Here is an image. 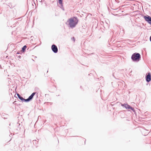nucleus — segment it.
<instances>
[{"label":"nucleus","mask_w":151,"mask_h":151,"mask_svg":"<svg viewBox=\"0 0 151 151\" xmlns=\"http://www.w3.org/2000/svg\"><path fill=\"white\" fill-rule=\"evenodd\" d=\"M78 20L77 17H75L70 18L67 21L68 25L71 28L74 27L77 24Z\"/></svg>","instance_id":"1"},{"label":"nucleus","mask_w":151,"mask_h":151,"mask_svg":"<svg viewBox=\"0 0 151 151\" xmlns=\"http://www.w3.org/2000/svg\"><path fill=\"white\" fill-rule=\"evenodd\" d=\"M140 55L139 53H134L132 56V59L134 61H138L140 58Z\"/></svg>","instance_id":"2"},{"label":"nucleus","mask_w":151,"mask_h":151,"mask_svg":"<svg viewBox=\"0 0 151 151\" xmlns=\"http://www.w3.org/2000/svg\"><path fill=\"white\" fill-rule=\"evenodd\" d=\"M144 18L145 20L151 24V17L148 15L145 16Z\"/></svg>","instance_id":"3"},{"label":"nucleus","mask_w":151,"mask_h":151,"mask_svg":"<svg viewBox=\"0 0 151 151\" xmlns=\"http://www.w3.org/2000/svg\"><path fill=\"white\" fill-rule=\"evenodd\" d=\"M51 48L52 50L55 53H57L58 52V48L57 46L55 45H52Z\"/></svg>","instance_id":"4"},{"label":"nucleus","mask_w":151,"mask_h":151,"mask_svg":"<svg viewBox=\"0 0 151 151\" xmlns=\"http://www.w3.org/2000/svg\"><path fill=\"white\" fill-rule=\"evenodd\" d=\"M122 106H124L125 107L126 109H131L132 110H134V109L133 108H132V107L128 105L127 104H122Z\"/></svg>","instance_id":"5"},{"label":"nucleus","mask_w":151,"mask_h":151,"mask_svg":"<svg viewBox=\"0 0 151 151\" xmlns=\"http://www.w3.org/2000/svg\"><path fill=\"white\" fill-rule=\"evenodd\" d=\"M35 94V93H32L31 95L26 100V102L29 101L31 100L32 99L33 96H34Z\"/></svg>","instance_id":"6"},{"label":"nucleus","mask_w":151,"mask_h":151,"mask_svg":"<svg viewBox=\"0 0 151 151\" xmlns=\"http://www.w3.org/2000/svg\"><path fill=\"white\" fill-rule=\"evenodd\" d=\"M146 81L147 82H149L151 80V76L150 74V73L148 74L146 77Z\"/></svg>","instance_id":"7"},{"label":"nucleus","mask_w":151,"mask_h":151,"mask_svg":"<svg viewBox=\"0 0 151 151\" xmlns=\"http://www.w3.org/2000/svg\"><path fill=\"white\" fill-rule=\"evenodd\" d=\"M19 98L22 101H25L26 102V99H24L21 96H20L19 97Z\"/></svg>","instance_id":"8"},{"label":"nucleus","mask_w":151,"mask_h":151,"mask_svg":"<svg viewBox=\"0 0 151 151\" xmlns=\"http://www.w3.org/2000/svg\"><path fill=\"white\" fill-rule=\"evenodd\" d=\"M27 47L26 45L24 46L22 48V50L24 52L25 50L26 49Z\"/></svg>","instance_id":"9"},{"label":"nucleus","mask_w":151,"mask_h":151,"mask_svg":"<svg viewBox=\"0 0 151 151\" xmlns=\"http://www.w3.org/2000/svg\"><path fill=\"white\" fill-rule=\"evenodd\" d=\"M63 0H59V3L60 4H62Z\"/></svg>","instance_id":"10"},{"label":"nucleus","mask_w":151,"mask_h":151,"mask_svg":"<svg viewBox=\"0 0 151 151\" xmlns=\"http://www.w3.org/2000/svg\"><path fill=\"white\" fill-rule=\"evenodd\" d=\"M72 40H73V41H75V38L74 37H73L72 38Z\"/></svg>","instance_id":"11"},{"label":"nucleus","mask_w":151,"mask_h":151,"mask_svg":"<svg viewBox=\"0 0 151 151\" xmlns=\"http://www.w3.org/2000/svg\"><path fill=\"white\" fill-rule=\"evenodd\" d=\"M17 95L18 98L20 96V95L19 93H17Z\"/></svg>","instance_id":"12"},{"label":"nucleus","mask_w":151,"mask_h":151,"mask_svg":"<svg viewBox=\"0 0 151 151\" xmlns=\"http://www.w3.org/2000/svg\"><path fill=\"white\" fill-rule=\"evenodd\" d=\"M150 40L151 42V36L150 37Z\"/></svg>","instance_id":"13"}]
</instances>
